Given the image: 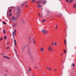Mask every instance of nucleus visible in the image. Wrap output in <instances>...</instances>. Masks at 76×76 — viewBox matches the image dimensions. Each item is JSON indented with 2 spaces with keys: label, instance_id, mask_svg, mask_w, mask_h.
<instances>
[{
  "label": "nucleus",
  "instance_id": "nucleus-1",
  "mask_svg": "<svg viewBox=\"0 0 76 76\" xmlns=\"http://www.w3.org/2000/svg\"><path fill=\"white\" fill-rule=\"evenodd\" d=\"M48 50L49 51H53V49L52 48V47L51 46H50L49 48H48Z\"/></svg>",
  "mask_w": 76,
  "mask_h": 76
},
{
  "label": "nucleus",
  "instance_id": "nucleus-2",
  "mask_svg": "<svg viewBox=\"0 0 76 76\" xmlns=\"http://www.w3.org/2000/svg\"><path fill=\"white\" fill-rule=\"evenodd\" d=\"M42 31L43 33V34H46V33H47V31L45 29L42 30Z\"/></svg>",
  "mask_w": 76,
  "mask_h": 76
},
{
  "label": "nucleus",
  "instance_id": "nucleus-3",
  "mask_svg": "<svg viewBox=\"0 0 76 76\" xmlns=\"http://www.w3.org/2000/svg\"><path fill=\"white\" fill-rule=\"evenodd\" d=\"M28 54H29L30 55H31V49H30V48L28 49Z\"/></svg>",
  "mask_w": 76,
  "mask_h": 76
},
{
  "label": "nucleus",
  "instance_id": "nucleus-4",
  "mask_svg": "<svg viewBox=\"0 0 76 76\" xmlns=\"http://www.w3.org/2000/svg\"><path fill=\"white\" fill-rule=\"evenodd\" d=\"M12 19L13 21H14V20H15V17L13 16L12 17Z\"/></svg>",
  "mask_w": 76,
  "mask_h": 76
},
{
  "label": "nucleus",
  "instance_id": "nucleus-5",
  "mask_svg": "<svg viewBox=\"0 0 76 76\" xmlns=\"http://www.w3.org/2000/svg\"><path fill=\"white\" fill-rule=\"evenodd\" d=\"M46 1H43L42 2V4H45V3H46Z\"/></svg>",
  "mask_w": 76,
  "mask_h": 76
},
{
  "label": "nucleus",
  "instance_id": "nucleus-6",
  "mask_svg": "<svg viewBox=\"0 0 76 76\" xmlns=\"http://www.w3.org/2000/svg\"><path fill=\"white\" fill-rule=\"evenodd\" d=\"M14 41L15 45H16V40H15V39H14Z\"/></svg>",
  "mask_w": 76,
  "mask_h": 76
},
{
  "label": "nucleus",
  "instance_id": "nucleus-7",
  "mask_svg": "<svg viewBox=\"0 0 76 76\" xmlns=\"http://www.w3.org/2000/svg\"><path fill=\"white\" fill-rule=\"evenodd\" d=\"M12 37L13 38H14V35H15V32L14 31H13L12 33Z\"/></svg>",
  "mask_w": 76,
  "mask_h": 76
},
{
  "label": "nucleus",
  "instance_id": "nucleus-8",
  "mask_svg": "<svg viewBox=\"0 0 76 76\" xmlns=\"http://www.w3.org/2000/svg\"><path fill=\"white\" fill-rule=\"evenodd\" d=\"M37 7H41L42 6L41 5L39 4L37 6Z\"/></svg>",
  "mask_w": 76,
  "mask_h": 76
},
{
  "label": "nucleus",
  "instance_id": "nucleus-9",
  "mask_svg": "<svg viewBox=\"0 0 76 76\" xmlns=\"http://www.w3.org/2000/svg\"><path fill=\"white\" fill-rule=\"evenodd\" d=\"M40 51H44V48H41Z\"/></svg>",
  "mask_w": 76,
  "mask_h": 76
},
{
  "label": "nucleus",
  "instance_id": "nucleus-10",
  "mask_svg": "<svg viewBox=\"0 0 76 76\" xmlns=\"http://www.w3.org/2000/svg\"><path fill=\"white\" fill-rule=\"evenodd\" d=\"M74 1V0H69V3H72V2H73Z\"/></svg>",
  "mask_w": 76,
  "mask_h": 76
},
{
  "label": "nucleus",
  "instance_id": "nucleus-11",
  "mask_svg": "<svg viewBox=\"0 0 76 76\" xmlns=\"http://www.w3.org/2000/svg\"><path fill=\"white\" fill-rule=\"evenodd\" d=\"M19 12H18L17 14V17H19Z\"/></svg>",
  "mask_w": 76,
  "mask_h": 76
},
{
  "label": "nucleus",
  "instance_id": "nucleus-12",
  "mask_svg": "<svg viewBox=\"0 0 76 76\" xmlns=\"http://www.w3.org/2000/svg\"><path fill=\"white\" fill-rule=\"evenodd\" d=\"M72 66H73V67H75V64H72L71 65Z\"/></svg>",
  "mask_w": 76,
  "mask_h": 76
},
{
  "label": "nucleus",
  "instance_id": "nucleus-13",
  "mask_svg": "<svg viewBox=\"0 0 76 76\" xmlns=\"http://www.w3.org/2000/svg\"><path fill=\"white\" fill-rule=\"evenodd\" d=\"M46 20H43L42 21V22H43V23H44V22H45Z\"/></svg>",
  "mask_w": 76,
  "mask_h": 76
},
{
  "label": "nucleus",
  "instance_id": "nucleus-14",
  "mask_svg": "<svg viewBox=\"0 0 76 76\" xmlns=\"http://www.w3.org/2000/svg\"><path fill=\"white\" fill-rule=\"evenodd\" d=\"M38 15H39V16L40 17H41V15H40V14L39 13H38Z\"/></svg>",
  "mask_w": 76,
  "mask_h": 76
},
{
  "label": "nucleus",
  "instance_id": "nucleus-15",
  "mask_svg": "<svg viewBox=\"0 0 76 76\" xmlns=\"http://www.w3.org/2000/svg\"><path fill=\"white\" fill-rule=\"evenodd\" d=\"M17 11L18 12V13H19V12H20V10L19 9H17Z\"/></svg>",
  "mask_w": 76,
  "mask_h": 76
},
{
  "label": "nucleus",
  "instance_id": "nucleus-16",
  "mask_svg": "<svg viewBox=\"0 0 76 76\" xmlns=\"http://www.w3.org/2000/svg\"><path fill=\"white\" fill-rule=\"evenodd\" d=\"M64 53H65V54H66V50H65V49H64Z\"/></svg>",
  "mask_w": 76,
  "mask_h": 76
},
{
  "label": "nucleus",
  "instance_id": "nucleus-17",
  "mask_svg": "<svg viewBox=\"0 0 76 76\" xmlns=\"http://www.w3.org/2000/svg\"><path fill=\"white\" fill-rule=\"evenodd\" d=\"M5 58H8V59H10V58L7 56H6Z\"/></svg>",
  "mask_w": 76,
  "mask_h": 76
},
{
  "label": "nucleus",
  "instance_id": "nucleus-18",
  "mask_svg": "<svg viewBox=\"0 0 76 76\" xmlns=\"http://www.w3.org/2000/svg\"><path fill=\"white\" fill-rule=\"evenodd\" d=\"M3 23L4 24V25H5V24H6V23L4 21L3 22Z\"/></svg>",
  "mask_w": 76,
  "mask_h": 76
},
{
  "label": "nucleus",
  "instance_id": "nucleus-19",
  "mask_svg": "<svg viewBox=\"0 0 76 76\" xmlns=\"http://www.w3.org/2000/svg\"><path fill=\"white\" fill-rule=\"evenodd\" d=\"M3 32L4 33V34H5L6 32H5V30H3Z\"/></svg>",
  "mask_w": 76,
  "mask_h": 76
},
{
  "label": "nucleus",
  "instance_id": "nucleus-20",
  "mask_svg": "<svg viewBox=\"0 0 76 76\" xmlns=\"http://www.w3.org/2000/svg\"><path fill=\"white\" fill-rule=\"evenodd\" d=\"M32 2L33 3H35V0H33L32 1Z\"/></svg>",
  "mask_w": 76,
  "mask_h": 76
},
{
  "label": "nucleus",
  "instance_id": "nucleus-21",
  "mask_svg": "<svg viewBox=\"0 0 76 76\" xmlns=\"http://www.w3.org/2000/svg\"><path fill=\"white\" fill-rule=\"evenodd\" d=\"M26 4V3L25 2L24 3L22 4V6H23V5H24V4Z\"/></svg>",
  "mask_w": 76,
  "mask_h": 76
},
{
  "label": "nucleus",
  "instance_id": "nucleus-22",
  "mask_svg": "<svg viewBox=\"0 0 76 76\" xmlns=\"http://www.w3.org/2000/svg\"><path fill=\"white\" fill-rule=\"evenodd\" d=\"M28 39L29 40H30V41H31V38L30 37H29L28 38Z\"/></svg>",
  "mask_w": 76,
  "mask_h": 76
},
{
  "label": "nucleus",
  "instance_id": "nucleus-23",
  "mask_svg": "<svg viewBox=\"0 0 76 76\" xmlns=\"http://www.w3.org/2000/svg\"><path fill=\"white\" fill-rule=\"evenodd\" d=\"M64 44H66V40L64 39Z\"/></svg>",
  "mask_w": 76,
  "mask_h": 76
},
{
  "label": "nucleus",
  "instance_id": "nucleus-24",
  "mask_svg": "<svg viewBox=\"0 0 76 76\" xmlns=\"http://www.w3.org/2000/svg\"><path fill=\"white\" fill-rule=\"evenodd\" d=\"M13 26L14 27V26H16V24H13Z\"/></svg>",
  "mask_w": 76,
  "mask_h": 76
},
{
  "label": "nucleus",
  "instance_id": "nucleus-25",
  "mask_svg": "<svg viewBox=\"0 0 76 76\" xmlns=\"http://www.w3.org/2000/svg\"><path fill=\"white\" fill-rule=\"evenodd\" d=\"M4 39H6V36H5L4 37Z\"/></svg>",
  "mask_w": 76,
  "mask_h": 76
},
{
  "label": "nucleus",
  "instance_id": "nucleus-26",
  "mask_svg": "<svg viewBox=\"0 0 76 76\" xmlns=\"http://www.w3.org/2000/svg\"><path fill=\"white\" fill-rule=\"evenodd\" d=\"M2 40H3V38L0 39V41H2Z\"/></svg>",
  "mask_w": 76,
  "mask_h": 76
},
{
  "label": "nucleus",
  "instance_id": "nucleus-27",
  "mask_svg": "<svg viewBox=\"0 0 76 76\" xmlns=\"http://www.w3.org/2000/svg\"><path fill=\"white\" fill-rule=\"evenodd\" d=\"M12 14H10L9 15V16H12Z\"/></svg>",
  "mask_w": 76,
  "mask_h": 76
},
{
  "label": "nucleus",
  "instance_id": "nucleus-28",
  "mask_svg": "<svg viewBox=\"0 0 76 76\" xmlns=\"http://www.w3.org/2000/svg\"><path fill=\"white\" fill-rule=\"evenodd\" d=\"M54 70L55 72H56V70H57V69H56V68H54Z\"/></svg>",
  "mask_w": 76,
  "mask_h": 76
},
{
  "label": "nucleus",
  "instance_id": "nucleus-29",
  "mask_svg": "<svg viewBox=\"0 0 76 76\" xmlns=\"http://www.w3.org/2000/svg\"><path fill=\"white\" fill-rule=\"evenodd\" d=\"M73 7H75V8L76 7V5H74Z\"/></svg>",
  "mask_w": 76,
  "mask_h": 76
},
{
  "label": "nucleus",
  "instance_id": "nucleus-30",
  "mask_svg": "<svg viewBox=\"0 0 76 76\" xmlns=\"http://www.w3.org/2000/svg\"><path fill=\"white\" fill-rule=\"evenodd\" d=\"M33 42L34 43V44H35V42L34 41H33Z\"/></svg>",
  "mask_w": 76,
  "mask_h": 76
},
{
  "label": "nucleus",
  "instance_id": "nucleus-31",
  "mask_svg": "<svg viewBox=\"0 0 76 76\" xmlns=\"http://www.w3.org/2000/svg\"><path fill=\"white\" fill-rule=\"evenodd\" d=\"M39 2H41V1H39V2H37V4H39Z\"/></svg>",
  "mask_w": 76,
  "mask_h": 76
},
{
  "label": "nucleus",
  "instance_id": "nucleus-32",
  "mask_svg": "<svg viewBox=\"0 0 76 76\" xmlns=\"http://www.w3.org/2000/svg\"><path fill=\"white\" fill-rule=\"evenodd\" d=\"M61 16V14H60L59 16L58 15V17H60V16Z\"/></svg>",
  "mask_w": 76,
  "mask_h": 76
},
{
  "label": "nucleus",
  "instance_id": "nucleus-33",
  "mask_svg": "<svg viewBox=\"0 0 76 76\" xmlns=\"http://www.w3.org/2000/svg\"><path fill=\"white\" fill-rule=\"evenodd\" d=\"M48 69H49V70H50V71H51V68H48Z\"/></svg>",
  "mask_w": 76,
  "mask_h": 76
},
{
  "label": "nucleus",
  "instance_id": "nucleus-34",
  "mask_svg": "<svg viewBox=\"0 0 76 76\" xmlns=\"http://www.w3.org/2000/svg\"><path fill=\"white\" fill-rule=\"evenodd\" d=\"M25 21H24V20H23L22 21V23H24Z\"/></svg>",
  "mask_w": 76,
  "mask_h": 76
},
{
  "label": "nucleus",
  "instance_id": "nucleus-35",
  "mask_svg": "<svg viewBox=\"0 0 76 76\" xmlns=\"http://www.w3.org/2000/svg\"><path fill=\"white\" fill-rule=\"evenodd\" d=\"M56 44H57V43L56 42H55V45H56Z\"/></svg>",
  "mask_w": 76,
  "mask_h": 76
},
{
  "label": "nucleus",
  "instance_id": "nucleus-36",
  "mask_svg": "<svg viewBox=\"0 0 76 76\" xmlns=\"http://www.w3.org/2000/svg\"><path fill=\"white\" fill-rule=\"evenodd\" d=\"M52 45H54V43H52L51 44Z\"/></svg>",
  "mask_w": 76,
  "mask_h": 76
},
{
  "label": "nucleus",
  "instance_id": "nucleus-37",
  "mask_svg": "<svg viewBox=\"0 0 76 76\" xmlns=\"http://www.w3.org/2000/svg\"><path fill=\"white\" fill-rule=\"evenodd\" d=\"M16 30L15 29V30H14V32H15V33H16Z\"/></svg>",
  "mask_w": 76,
  "mask_h": 76
},
{
  "label": "nucleus",
  "instance_id": "nucleus-38",
  "mask_svg": "<svg viewBox=\"0 0 76 76\" xmlns=\"http://www.w3.org/2000/svg\"><path fill=\"white\" fill-rule=\"evenodd\" d=\"M11 11H12V10H10V11H9L10 12H11Z\"/></svg>",
  "mask_w": 76,
  "mask_h": 76
},
{
  "label": "nucleus",
  "instance_id": "nucleus-39",
  "mask_svg": "<svg viewBox=\"0 0 76 76\" xmlns=\"http://www.w3.org/2000/svg\"><path fill=\"white\" fill-rule=\"evenodd\" d=\"M28 72L29 73H30V72H29V70H28Z\"/></svg>",
  "mask_w": 76,
  "mask_h": 76
},
{
  "label": "nucleus",
  "instance_id": "nucleus-40",
  "mask_svg": "<svg viewBox=\"0 0 76 76\" xmlns=\"http://www.w3.org/2000/svg\"><path fill=\"white\" fill-rule=\"evenodd\" d=\"M47 12L48 13H50V11H47Z\"/></svg>",
  "mask_w": 76,
  "mask_h": 76
},
{
  "label": "nucleus",
  "instance_id": "nucleus-41",
  "mask_svg": "<svg viewBox=\"0 0 76 76\" xmlns=\"http://www.w3.org/2000/svg\"><path fill=\"white\" fill-rule=\"evenodd\" d=\"M6 56H3V57H4V58H6Z\"/></svg>",
  "mask_w": 76,
  "mask_h": 76
},
{
  "label": "nucleus",
  "instance_id": "nucleus-42",
  "mask_svg": "<svg viewBox=\"0 0 76 76\" xmlns=\"http://www.w3.org/2000/svg\"><path fill=\"white\" fill-rule=\"evenodd\" d=\"M29 69L30 71H31V69L29 68Z\"/></svg>",
  "mask_w": 76,
  "mask_h": 76
},
{
  "label": "nucleus",
  "instance_id": "nucleus-43",
  "mask_svg": "<svg viewBox=\"0 0 76 76\" xmlns=\"http://www.w3.org/2000/svg\"><path fill=\"white\" fill-rule=\"evenodd\" d=\"M15 47H16V48H17V45H15Z\"/></svg>",
  "mask_w": 76,
  "mask_h": 76
},
{
  "label": "nucleus",
  "instance_id": "nucleus-44",
  "mask_svg": "<svg viewBox=\"0 0 76 76\" xmlns=\"http://www.w3.org/2000/svg\"><path fill=\"white\" fill-rule=\"evenodd\" d=\"M32 41H34V39H32Z\"/></svg>",
  "mask_w": 76,
  "mask_h": 76
},
{
  "label": "nucleus",
  "instance_id": "nucleus-45",
  "mask_svg": "<svg viewBox=\"0 0 76 76\" xmlns=\"http://www.w3.org/2000/svg\"><path fill=\"white\" fill-rule=\"evenodd\" d=\"M5 72H7V70H6Z\"/></svg>",
  "mask_w": 76,
  "mask_h": 76
},
{
  "label": "nucleus",
  "instance_id": "nucleus-46",
  "mask_svg": "<svg viewBox=\"0 0 76 76\" xmlns=\"http://www.w3.org/2000/svg\"><path fill=\"white\" fill-rule=\"evenodd\" d=\"M7 49H9V47H7Z\"/></svg>",
  "mask_w": 76,
  "mask_h": 76
},
{
  "label": "nucleus",
  "instance_id": "nucleus-47",
  "mask_svg": "<svg viewBox=\"0 0 76 76\" xmlns=\"http://www.w3.org/2000/svg\"><path fill=\"white\" fill-rule=\"evenodd\" d=\"M26 7H28V5H26Z\"/></svg>",
  "mask_w": 76,
  "mask_h": 76
},
{
  "label": "nucleus",
  "instance_id": "nucleus-48",
  "mask_svg": "<svg viewBox=\"0 0 76 76\" xmlns=\"http://www.w3.org/2000/svg\"><path fill=\"white\" fill-rule=\"evenodd\" d=\"M69 1V0H66V1Z\"/></svg>",
  "mask_w": 76,
  "mask_h": 76
},
{
  "label": "nucleus",
  "instance_id": "nucleus-49",
  "mask_svg": "<svg viewBox=\"0 0 76 76\" xmlns=\"http://www.w3.org/2000/svg\"><path fill=\"white\" fill-rule=\"evenodd\" d=\"M74 5H75L76 6V4H74Z\"/></svg>",
  "mask_w": 76,
  "mask_h": 76
},
{
  "label": "nucleus",
  "instance_id": "nucleus-50",
  "mask_svg": "<svg viewBox=\"0 0 76 76\" xmlns=\"http://www.w3.org/2000/svg\"><path fill=\"white\" fill-rule=\"evenodd\" d=\"M49 67H47V68H46V69H49Z\"/></svg>",
  "mask_w": 76,
  "mask_h": 76
},
{
  "label": "nucleus",
  "instance_id": "nucleus-51",
  "mask_svg": "<svg viewBox=\"0 0 76 76\" xmlns=\"http://www.w3.org/2000/svg\"><path fill=\"white\" fill-rule=\"evenodd\" d=\"M56 29H57V27H56Z\"/></svg>",
  "mask_w": 76,
  "mask_h": 76
},
{
  "label": "nucleus",
  "instance_id": "nucleus-52",
  "mask_svg": "<svg viewBox=\"0 0 76 76\" xmlns=\"http://www.w3.org/2000/svg\"><path fill=\"white\" fill-rule=\"evenodd\" d=\"M2 55H4V54L3 53L2 54Z\"/></svg>",
  "mask_w": 76,
  "mask_h": 76
},
{
  "label": "nucleus",
  "instance_id": "nucleus-53",
  "mask_svg": "<svg viewBox=\"0 0 76 76\" xmlns=\"http://www.w3.org/2000/svg\"><path fill=\"white\" fill-rule=\"evenodd\" d=\"M33 76H35V75H33Z\"/></svg>",
  "mask_w": 76,
  "mask_h": 76
},
{
  "label": "nucleus",
  "instance_id": "nucleus-54",
  "mask_svg": "<svg viewBox=\"0 0 76 76\" xmlns=\"http://www.w3.org/2000/svg\"><path fill=\"white\" fill-rule=\"evenodd\" d=\"M56 27H57V25H56Z\"/></svg>",
  "mask_w": 76,
  "mask_h": 76
},
{
  "label": "nucleus",
  "instance_id": "nucleus-55",
  "mask_svg": "<svg viewBox=\"0 0 76 76\" xmlns=\"http://www.w3.org/2000/svg\"><path fill=\"white\" fill-rule=\"evenodd\" d=\"M16 53L17 55V56H18V54H17V53L16 52Z\"/></svg>",
  "mask_w": 76,
  "mask_h": 76
},
{
  "label": "nucleus",
  "instance_id": "nucleus-56",
  "mask_svg": "<svg viewBox=\"0 0 76 76\" xmlns=\"http://www.w3.org/2000/svg\"><path fill=\"white\" fill-rule=\"evenodd\" d=\"M14 35H16V33H15Z\"/></svg>",
  "mask_w": 76,
  "mask_h": 76
},
{
  "label": "nucleus",
  "instance_id": "nucleus-57",
  "mask_svg": "<svg viewBox=\"0 0 76 76\" xmlns=\"http://www.w3.org/2000/svg\"><path fill=\"white\" fill-rule=\"evenodd\" d=\"M64 31H66V29H65Z\"/></svg>",
  "mask_w": 76,
  "mask_h": 76
},
{
  "label": "nucleus",
  "instance_id": "nucleus-58",
  "mask_svg": "<svg viewBox=\"0 0 76 76\" xmlns=\"http://www.w3.org/2000/svg\"><path fill=\"white\" fill-rule=\"evenodd\" d=\"M65 44V45H66V44Z\"/></svg>",
  "mask_w": 76,
  "mask_h": 76
},
{
  "label": "nucleus",
  "instance_id": "nucleus-59",
  "mask_svg": "<svg viewBox=\"0 0 76 76\" xmlns=\"http://www.w3.org/2000/svg\"><path fill=\"white\" fill-rule=\"evenodd\" d=\"M33 39H34V37L33 38Z\"/></svg>",
  "mask_w": 76,
  "mask_h": 76
},
{
  "label": "nucleus",
  "instance_id": "nucleus-60",
  "mask_svg": "<svg viewBox=\"0 0 76 76\" xmlns=\"http://www.w3.org/2000/svg\"><path fill=\"white\" fill-rule=\"evenodd\" d=\"M44 76H45V75H44Z\"/></svg>",
  "mask_w": 76,
  "mask_h": 76
},
{
  "label": "nucleus",
  "instance_id": "nucleus-61",
  "mask_svg": "<svg viewBox=\"0 0 76 76\" xmlns=\"http://www.w3.org/2000/svg\"><path fill=\"white\" fill-rule=\"evenodd\" d=\"M59 0V1H60V0Z\"/></svg>",
  "mask_w": 76,
  "mask_h": 76
},
{
  "label": "nucleus",
  "instance_id": "nucleus-62",
  "mask_svg": "<svg viewBox=\"0 0 76 76\" xmlns=\"http://www.w3.org/2000/svg\"><path fill=\"white\" fill-rule=\"evenodd\" d=\"M63 55V54H62L61 55V56H62Z\"/></svg>",
  "mask_w": 76,
  "mask_h": 76
}]
</instances>
